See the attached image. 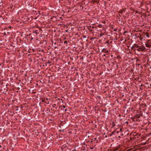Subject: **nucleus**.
<instances>
[{"instance_id":"obj_1","label":"nucleus","mask_w":151,"mask_h":151,"mask_svg":"<svg viewBox=\"0 0 151 151\" xmlns=\"http://www.w3.org/2000/svg\"><path fill=\"white\" fill-rule=\"evenodd\" d=\"M135 48L134 50H136L139 51H143L146 48L143 45L139 46L136 44H135Z\"/></svg>"},{"instance_id":"obj_2","label":"nucleus","mask_w":151,"mask_h":151,"mask_svg":"<svg viewBox=\"0 0 151 151\" xmlns=\"http://www.w3.org/2000/svg\"><path fill=\"white\" fill-rule=\"evenodd\" d=\"M145 45L147 47H151V41L150 40H148L147 43H145Z\"/></svg>"},{"instance_id":"obj_3","label":"nucleus","mask_w":151,"mask_h":151,"mask_svg":"<svg viewBox=\"0 0 151 151\" xmlns=\"http://www.w3.org/2000/svg\"><path fill=\"white\" fill-rule=\"evenodd\" d=\"M93 142H94L96 143H98L99 142L98 140H97V137L93 138L92 139V140L90 142V143H92Z\"/></svg>"},{"instance_id":"obj_4","label":"nucleus","mask_w":151,"mask_h":151,"mask_svg":"<svg viewBox=\"0 0 151 151\" xmlns=\"http://www.w3.org/2000/svg\"><path fill=\"white\" fill-rule=\"evenodd\" d=\"M101 52L106 53H107L109 52V51L106 48H104L102 49Z\"/></svg>"},{"instance_id":"obj_5","label":"nucleus","mask_w":151,"mask_h":151,"mask_svg":"<svg viewBox=\"0 0 151 151\" xmlns=\"http://www.w3.org/2000/svg\"><path fill=\"white\" fill-rule=\"evenodd\" d=\"M126 9H124L122 10H121L120 11H119L118 12V13H119L120 14H122V13L123 12H125Z\"/></svg>"},{"instance_id":"obj_6","label":"nucleus","mask_w":151,"mask_h":151,"mask_svg":"<svg viewBox=\"0 0 151 151\" xmlns=\"http://www.w3.org/2000/svg\"><path fill=\"white\" fill-rule=\"evenodd\" d=\"M140 114H137L135 116V118L139 119L140 117Z\"/></svg>"},{"instance_id":"obj_7","label":"nucleus","mask_w":151,"mask_h":151,"mask_svg":"<svg viewBox=\"0 0 151 151\" xmlns=\"http://www.w3.org/2000/svg\"><path fill=\"white\" fill-rule=\"evenodd\" d=\"M48 101V99L46 98V99H44L42 100V101L43 102H45L46 103H47V101Z\"/></svg>"},{"instance_id":"obj_8","label":"nucleus","mask_w":151,"mask_h":151,"mask_svg":"<svg viewBox=\"0 0 151 151\" xmlns=\"http://www.w3.org/2000/svg\"><path fill=\"white\" fill-rule=\"evenodd\" d=\"M115 126V124L114 123V122H112V127H114Z\"/></svg>"},{"instance_id":"obj_9","label":"nucleus","mask_w":151,"mask_h":151,"mask_svg":"<svg viewBox=\"0 0 151 151\" xmlns=\"http://www.w3.org/2000/svg\"><path fill=\"white\" fill-rule=\"evenodd\" d=\"M116 130L111 132V133L112 134V135H115V133H116Z\"/></svg>"},{"instance_id":"obj_10","label":"nucleus","mask_w":151,"mask_h":151,"mask_svg":"<svg viewBox=\"0 0 151 151\" xmlns=\"http://www.w3.org/2000/svg\"><path fill=\"white\" fill-rule=\"evenodd\" d=\"M88 29L90 32H91L93 31V29H91L90 28H88Z\"/></svg>"},{"instance_id":"obj_11","label":"nucleus","mask_w":151,"mask_h":151,"mask_svg":"<svg viewBox=\"0 0 151 151\" xmlns=\"http://www.w3.org/2000/svg\"><path fill=\"white\" fill-rule=\"evenodd\" d=\"M135 44L134 45H133L132 47L131 48H134V49L135 48Z\"/></svg>"},{"instance_id":"obj_12","label":"nucleus","mask_w":151,"mask_h":151,"mask_svg":"<svg viewBox=\"0 0 151 151\" xmlns=\"http://www.w3.org/2000/svg\"><path fill=\"white\" fill-rule=\"evenodd\" d=\"M92 1L93 3H95L96 2H97V0H92Z\"/></svg>"},{"instance_id":"obj_13","label":"nucleus","mask_w":151,"mask_h":151,"mask_svg":"<svg viewBox=\"0 0 151 151\" xmlns=\"http://www.w3.org/2000/svg\"><path fill=\"white\" fill-rule=\"evenodd\" d=\"M3 129H4L3 128H1V127L0 126V132L1 131V130H2V131H3Z\"/></svg>"},{"instance_id":"obj_14","label":"nucleus","mask_w":151,"mask_h":151,"mask_svg":"<svg viewBox=\"0 0 151 151\" xmlns=\"http://www.w3.org/2000/svg\"><path fill=\"white\" fill-rule=\"evenodd\" d=\"M33 33H35L36 35H37V34L38 33L37 32V30L34 32Z\"/></svg>"},{"instance_id":"obj_15","label":"nucleus","mask_w":151,"mask_h":151,"mask_svg":"<svg viewBox=\"0 0 151 151\" xmlns=\"http://www.w3.org/2000/svg\"><path fill=\"white\" fill-rule=\"evenodd\" d=\"M63 43L64 44H66L67 43V41H64Z\"/></svg>"},{"instance_id":"obj_16","label":"nucleus","mask_w":151,"mask_h":151,"mask_svg":"<svg viewBox=\"0 0 151 151\" xmlns=\"http://www.w3.org/2000/svg\"><path fill=\"white\" fill-rule=\"evenodd\" d=\"M117 30V28H115L114 30L113 31H116Z\"/></svg>"},{"instance_id":"obj_17","label":"nucleus","mask_w":151,"mask_h":151,"mask_svg":"<svg viewBox=\"0 0 151 151\" xmlns=\"http://www.w3.org/2000/svg\"><path fill=\"white\" fill-rule=\"evenodd\" d=\"M127 33V31H125L124 33V34H125L126 33Z\"/></svg>"},{"instance_id":"obj_18","label":"nucleus","mask_w":151,"mask_h":151,"mask_svg":"<svg viewBox=\"0 0 151 151\" xmlns=\"http://www.w3.org/2000/svg\"><path fill=\"white\" fill-rule=\"evenodd\" d=\"M103 34L102 33H101V34H100V36L101 37V36H102L103 35Z\"/></svg>"},{"instance_id":"obj_19","label":"nucleus","mask_w":151,"mask_h":151,"mask_svg":"<svg viewBox=\"0 0 151 151\" xmlns=\"http://www.w3.org/2000/svg\"><path fill=\"white\" fill-rule=\"evenodd\" d=\"M30 37H31V39H30L31 40H32L33 39V38L32 36H31Z\"/></svg>"},{"instance_id":"obj_20","label":"nucleus","mask_w":151,"mask_h":151,"mask_svg":"<svg viewBox=\"0 0 151 151\" xmlns=\"http://www.w3.org/2000/svg\"><path fill=\"white\" fill-rule=\"evenodd\" d=\"M109 135L110 136V137H111V136L112 135V134L111 133L110 134H109Z\"/></svg>"},{"instance_id":"obj_21","label":"nucleus","mask_w":151,"mask_h":151,"mask_svg":"<svg viewBox=\"0 0 151 151\" xmlns=\"http://www.w3.org/2000/svg\"><path fill=\"white\" fill-rule=\"evenodd\" d=\"M136 61H137V62L140 61V60L139 59H137Z\"/></svg>"},{"instance_id":"obj_22","label":"nucleus","mask_w":151,"mask_h":151,"mask_svg":"<svg viewBox=\"0 0 151 151\" xmlns=\"http://www.w3.org/2000/svg\"><path fill=\"white\" fill-rule=\"evenodd\" d=\"M63 108H65V107H66V106H65V105H63Z\"/></svg>"},{"instance_id":"obj_23","label":"nucleus","mask_w":151,"mask_h":151,"mask_svg":"<svg viewBox=\"0 0 151 151\" xmlns=\"http://www.w3.org/2000/svg\"><path fill=\"white\" fill-rule=\"evenodd\" d=\"M139 114H140V116H142V113H140Z\"/></svg>"},{"instance_id":"obj_24","label":"nucleus","mask_w":151,"mask_h":151,"mask_svg":"<svg viewBox=\"0 0 151 151\" xmlns=\"http://www.w3.org/2000/svg\"><path fill=\"white\" fill-rule=\"evenodd\" d=\"M119 132V131H116V133L118 134V133Z\"/></svg>"},{"instance_id":"obj_25","label":"nucleus","mask_w":151,"mask_h":151,"mask_svg":"<svg viewBox=\"0 0 151 151\" xmlns=\"http://www.w3.org/2000/svg\"><path fill=\"white\" fill-rule=\"evenodd\" d=\"M146 36L148 37H149V35H148V34H147L146 35Z\"/></svg>"},{"instance_id":"obj_26","label":"nucleus","mask_w":151,"mask_h":151,"mask_svg":"<svg viewBox=\"0 0 151 151\" xmlns=\"http://www.w3.org/2000/svg\"><path fill=\"white\" fill-rule=\"evenodd\" d=\"M47 63H51V62L49 61H48Z\"/></svg>"},{"instance_id":"obj_27","label":"nucleus","mask_w":151,"mask_h":151,"mask_svg":"<svg viewBox=\"0 0 151 151\" xmlns=\"http://www.w3.org/2000/svg\"><path fill=\"white\" fill-rule=\"evenodd\" d=\"M106 56V55L105 54H104L102 56L103 57V56Z\"/></svg>"},{"instance_id":"obj_28","label":"nucleus","mask_w":151,"mask_h":151,"mask_svg":"<svg viewBox=\"0 0 151 151\" xmlns=\"http://www.w3.org/2000/svg\"><path fill=\"white\" fill-rule=\"evenodd\" d=\"M122 129L121 128L120 129V131L122 132Z\"/></svg>"},{"instance_id":"obj_29","label":"nucleus","mask_w":151,"mask_h":151,"mask_svg":"<svg viewBox=\"0 0 151 151\" xmlns=\"http://www.w3.org/2000/svg\"><path fill=\"white\" fill-rule=\"evenodd\" d=\"M104 111V112H106L107 111V110H105Z\"/></svg>"},{"instance_id":"obj_30","label":"nucleus","mask_w":151,"mask_h":151,"mask_svg":"<svg viewBox=\"0 0 151 151\" xmlns=\"http://www.w3.org/2000/svg\"><path fill=\"white\" fill-rule=\"evenodd\" d=\"M109 42V41H107L106 42V43H108Z\"/></svg>"},{"instance_id":"obj_31","label":"nucleus","mask_w":151,"mask_h":151,"mask_svg":"<svg viewBox=\"0 0 151 151\" xmlns=\"http://www.w3.org/2000/svg\"><path fill=\"white\" fill-rule=\"evenodd\" d=\"M67 109H65V111H67Z\"/></svg>"},{"instance_id":"obj_32","label":"nucleus","mask_w":151,"mask_h":151,"mask_svg":"<svg viewBox=\"0 0 151 151\" xmlns=\"http://www.w3.org/2000/svg\"><path fill=\"white\" fill-rule=\"evenodd\" d=\"M15 110L16 111H18V109H16Z\"/></svg>"},{"instance_id":"obj_33","label":"nucleus","mask_w":151,"mask_h":151,"mask_svg":"<svg viewBox=\"0 0 151 151\" xmlns=\"http://www.w3.org/2000/svg\"><path fill=\"white\" fill-rule=\"evenodd\" d=\"M149 134L150 135L151 134V133H149Z\"/></svg>"},{"instance_id":"obj_34","label":"nucleus","mask_w":151,"mask_h":151,"mask_svg":"<svg viewBox=\"0 0 151 151\" xmlns=\"http://www.w3.org/2000/svg\"><path fill=\"white\" fill-rule=\"evenodd\" d=\"M121 14H119V16L120 17H121Z\"/></svg>"},{"instance_id":"obj_35","label":"nucleus","mask_w":151,"mask_h":151,"mask_svg":"<svg viewBox=\"0 0 151 151\" xmlns=\"http://www.w3.org/2000/svg\"><path fill=\"white\" fill-rule=\"evenodd\" d=\"M61 110H63V109L62 108L61 109Z\"/></svg>"},{"instance_id":"obj_36","label":"nucleus","mask_w":151,"mask_h":151,"mask_svg":"<svg viewBox=\"0 0 151 151\" xmlns=\"http://www.w3.org/2000/svg\"><path fill=\"white\" fill-rule=\"evenodd\" d=\"M140 65V64H138V65Z\"/></svg>"},{"instance_id":"obj_37","label":"nucleus","mask_w":151,"mask_h":151,"mask_svg":"<svg viewBox=\"0 0 151 151\" xmlns=\"http://www.w3.org/2000/svg\"><path fill=\"white\" fill-rule=\"evenodd\" d=\"M54 105V106H55V105H56V104H54V105Z\"/></svg>"},{"instance_id":"obj_38","label":"nucleus","mask_w":151,"mask_h":151,"mask_svg":"<svg viewBox=\"0 0 151 151\" xmlns=\"http://www.w3.org/2000/svg\"><path fill=\"white\" fill-rule=\"evenodd\" d=\"M92 28H94V27H93V26L92 27Z\"/></svg>"},{"instance_id":"obj_39","label":"nucleus","mask_w":151,"mask_h":151,"mask_svg":"<svg viewBox=\"0 0 151 151\" xmlns=\"http://www.w3.org/2000/svg\"><path fill=\"white\" fill-rule=\"evenodd\" d=\"M135 36L137 37V35H135Z\"/></svg>"},{"instance_id":"obj_40","label":"nucleus","mask_w":151,"mask_h":151,"mask_svg":"<svg viewBox=\"0 0 151 151\" xmlns=\"http://www.w3.org/2000/svg\"><path fill=\"white\" fill-rule=\"evenodd\" d=\"M43 50H42V51H43Z\"/></svg>"},{"instance_id":"obj_41","label":"nucleus","mask_w":151,"mask_h":151,"mask_svg":"<svg viewBox=\"0 0 151 151\" xmlns=\"http://www.w3.org/2000/svg\"><path fill=\"white\" fill-rule=\"evenodd\" d=\"M118 137H120V136H118Z\"/></svg>"},{"instance_id":"obj_42","label":"nucleus","mask_w":151,"mask_h":151,"mask_svg":"<svg viewBox=\"0 0 151 151\" xmlns=\"http://www.w3.org/2000/svg\"><path fill=\"white\" fill-rule=\"evenodd\" d=\"M31 35H29V36H30Z\"/></svg>"},{"instance_id":"obj_43","label":"nucleus","mask_w":151,"mask_h":151,"mask_svg":"<svg viewBox=\"0 0 151 151\" xmlns=\"http://www.w3.org/2000/svg\"><path fill=\"white\" fill-rule=\"evenodd\" d=\"M111 57H112V56H113V55H111Z\"/></svg>"},{"instance_id":"obj_44","label":"nucleus","mask_w":151,"mask_h":151,"mask_svg":"<svg viewBox=\"0 0 151 151\" xmlns=\"http://www.w3.org/2000/svg\"><path fill=\"white\" fill-rule=\"evenodd\" d=\"M116 66L117 67H118V65H116Z\"/></svg>"},{"instance_id":"obj_45","label":"nucleus","mask_w":151,"mask_h":151,"mask_svg":"<svg viewBox=\"0 0 151 151\" xmlns=\"http://www.w3.org/2000/svg\"><path fill=\"white\" fill-rule=\"evenodd\" d=\"M145 143H144V145H145Z\"/></svg>"},{"instance_id":"obj_46","label":"nucleus","mask_w":151,"mask_h":151,"mask_svg":"<svg viewBox=\"0 0 151 151\" xmlns=\"http://www.w3.org/2000/svg\"><path fill=\"white\" fill-rule=\"evenodd\" d=\"M145 143H144V145H145Z\"/></svg>"},{"instance_id":"obj_47","label":"nucleus","mask_w":151,"mask_h":151,"mask_svg":"<svg viewBox=\"0 0 151 151\" xmlns=\"http://www.w3.org/2000/svg\"><path fill=\"white\" fill-rule=\"evenodd\" d=\"M141 86H142V85H141Z\"/></svg>"},{"instance_id":"obj_48","label":"nucleus","mask_w":151,"mask_h":151,"mask_svg":"<svg viewBox=\"0 0 151 151\" xmlns=\"http://www.w3.org/2000/svg\"><path fill=\"white\" fill-rule=\"evenodd\" d=\"M54 44L55 45L56 44V43H55Z\"/></svg>"},{"instance_id":"obj_49","label":"nucleus","mask_w":151,"mask_h":151,"mask_svg":"<svg viewBox=\"0 0 151 151\" xmlns=\"http://www.w3.org/2000/svg\"><path fill=\"white\" fill-rule=\"evenodd\" d=\"M105 137H107V136H105Z\"/></svg>"},{"instance_id":"obj_50","label":"nucleus","mask_w":151,"mask_h":151,"mask_svg":"<svg viewBox=\"0 0 151 151\" xmlns=\"http://www.w3.org/2000/svg\"><path fill=\"white\" fill-rule=\"evenodd\" d=\"M1 147V146L0 145V147Z\"/></svg>"}]
</instances>
